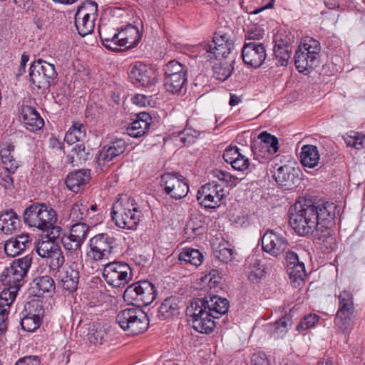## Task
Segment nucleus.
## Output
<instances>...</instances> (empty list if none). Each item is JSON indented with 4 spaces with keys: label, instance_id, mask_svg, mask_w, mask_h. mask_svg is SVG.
I'll use <instances>...</instances> for the list:
<instances>
[{
    "label": "nucleus",
    "instance_id": "obj_44",
    "mask_svg": "<svg viewBox=\"0 0 365 365\" xmlns=\"http://www.w3.org/2000/svg\"><path fill=\"white\" fill-rule=\"evenodd\" d=\"M292 325V321L289 317H284L275 322L272 325V336L275 339L283 337L288 331L289 327Z\"/></svg>",
    "mask_w": 365,
    "mask_h": 365
},
{
    "label": "nucleus",
    "instance_id": "obj_35",
    "mask_svg": "<svg viewBox=\"0 0 365 365\" xmlns=\"http://www.w3.org/2000/svg\"><path fill=\"white\" fill-rule=\"evenodd\" d=\"M187 82V74H178L171 76H164V86L172 93H179L185 87Z\"/></svg>",
    "mask_w": 365,
    "mask_h": 365
},
{
    "label": "nucleus",
    "instance_id": "obj_1",
    "mask_svg": "<svg viewBox=\"0 0 365 365\" xmlns=\"http://www.w3.org/2000/svg\"><path fill=\"white\" fill-rule=\"evenodd\" d=\"M335 206L328 202L312 203L305 200L296 202L289 215V224L292 229L301 236L316 232V237L322 242L329 251L334 249L336 240L331 234L329 226L332 225Z\"/></svg>",
    "mask_w": 365,
    "mask_h": 365
},
{
    "label": "nucleus",
    "instance_id": "obj_51",
    "mask_svg": "<svg viewBox=\"0 0 365 365\" xmlns=\"http://www.w3.org/2000/svg\"><path fill=\"white\" fill-rule=\"evenodd\" d=\"M289 279L296 282L297 280L303 281L305 277V267L303 262L294 264L287 268Z\"/></svg>",
    "mask_w": 365,
    "mask_h": 365
},
{
    "label": "nucleus",
    "instance_id": "obj_11",
    "mask_svg": "<svg viewBox=\"0 0 365 365\" xmlns=\"http://www.w3.org/2000/svg\"><path fill=\"white\" fill-rule=\"evenodd\" d=\"M58 73L55 66L42 59L34 61L30 66V81L38 89H47Z\"/></svg>",
    "mask_w": 365,
    "mask_h": 365
},
{
    "label": "nucleus",
    "instance_id": "obj_24",
    "mask_svg": "<svg viewBox=\"0 0 365 365\" xmlns=\"http://www.w3.org/2000/svg\"><path fill=\"white\" fill-rule=\"evenodd\" d=\"M75 267L66 265L58 271L62 287L69 292L76 291L78 284L79 274Z\"/></svg>",
    "mask_w": 365,
    "mask_h": 365
},
{
    "label": "nucleus",
    "instance_id": "obj_8",
    "mask_svg": "<svg viewBox=\"0 0 365 365\" xmlns=\"http://www.w3.org/2000/svg\"><path fill=\"white\" fill-rule=\"evenodd\" d=\"M156 296L157 289L148 280H141L129 285L123 293L125 301L138 307L150 304Z\"/></svg>",
    "mask_w": 365,
    "mask_h": 365
},
{
    "label": "nucleus",
    "instance_id": "obj_12",
    "mask_svg": "<svg viewBox=\"0 0 365 365\" xmlns=\"http://www.w3.org/2000/svg\"><path fill=\"white\" fill-rule=\"evenodd\" d=\"M132 269L124 262H112L104 266L103 277L107 284L114 288H123L132 279Z\"/></svg>",
    "mask_w": 365,
    "mask_h": 365
},
{
    "label": "nucleus",
    "instance_id": "obj_60",
    "mask_svg": "<svg viewBox=\"0 0 365 365\" xmlns=\"http://www.w3.org/2000/svg\"><path fill=\"white\" fill-rule=\"evenodd\" d=\"M264 34V31L262 28L253 25L248 29L246 40H259L262 38Z\"/></svg>",
    "mask_w": 365,
    "mask_h": 365
},
{
    "label": "nucleus",
    "instance_id": "obj_53",
    "mask_svg": "<svg viewBox=\"0 0 365 365\" xmlns=\"http://www.w3.org/2000/svg\"><path fill=\"white\" fill-rule=\"evenodd\" d=\"M56 249H58L56 245H54L53 242H38L36 247V252L39 256L43 258H48L54 253Z\"/></svg>",
    "mask_w": 365,
    "mask_h": 365
},
{
    "label": "nucleus",
    "instance_id": "obj_58",
    "mask_svg": "<svg viewBox=\"0 0 365 365\" xmlns=\"http://www.w3.org/2000/svg\"><path fill=\"white\" fill-rule=\"evenodd\" d=\"M49 258H51V267H53V269L56 268L58 269V270L61 269V267L64 264L65 257L58 247L56 249L54 253Z\"/></svg>",
    "mask_w": 365,
    "mask_h": 365
},
{
    "label": "nucleus",
    "instance_id": "obj_2",
    "mask_svg": "<svg viewBox=\"0 0 365 365\" xmlns=\"http://www.w3.org/2000/svg\"><path fill=\"white\" fill-rule=\"evenodd\" d=\"M230 304L226 298L208 295L190 301L186 309L188 322L197 331L209 334L215 327V319L227 312Z\"/></svg>",
    "mask_w": 365,
    "mask_h": 365
},
{
    "label": "nucleus",
    "instance_id": "obj_13",
    "mask_svg": "<svg viewBox=\"0 0 365 365\" xmlns=\"http://www.w3.org/2000/svg\"><path fill=\"white\" fill-rule=\"evenodd\" d=\"M226 197L222 184L212 180L200 187L197 193L198 203L205 209L219 207Z\"/></svg>",
    "mask_w": 365,
    "mask_h": 365
},
{
    "label": "nucleus",
    "instance_id": "obj_36",
    "mask_svg": "<svg viewBox=\"0 0 365 365\" xmlns=\"http://www.w3.org/2000/svg\"><path fill=\"white\" fill-rule=\"evenodd\" d=\"M210 175L212 178L217 179L223 185L230 187H235L243 179L242 177L219 169L212 170Z\"/></svg>",
    "mask_w": 365,
    "mask_h": 365
},
{
    "label": "nucleus",
    "instance_id": "obj_6",
    "mask_svg": "<svg viewBox=\"0 0 365 365\" xmlns=\"http://www.w3.org/2000/svg\"><path fill=\"white\" fill-rule=\"evenodd\" d=\"M116 322L120 328L131 335L145 332L149 326V319L145 312L138 308H127L120 311Z\"/></svg>",
    "mask_w": 365,
    "mask_h": 365
},
{
    "label": "nucleus",
    "instance_id": "obj_3",
    "mask_svg": "<svg viewBox=\"0 0 365 365\" xmlns=\"http://www.w3.org/2000/svg\"><path fill=\"white\" fill-rule=\"evenodd\" d=\"M110 214L115 225L126 230H135L143 217L142 211L134 198L126 195L121 196L113 205Z\"/></svg>",
    "mask_w": 365,
    "mask_h": 365
},
{
    "label": "nucleus",
    "instance_id": "obj_32",
    "mask_svg": "<svg viewBox=\"0 0 365 365\" xmlns=\"http://www.w3.org/2000/svg\"><path fill=\"white\" fill-rule=\"evenodd\" d=\"M300 160L301 163L305 167L315 168L319 160L317 148L313 145H303L300 153Z\"/></svg>",
    "mask_w": 365,
    "mask_h": 365
},
{
    "label": "nucleus",
    "instance_id": "obj_41",
    "mask_svg": "<svg viewBox=\"0 0 365 365\" xmlns=\"http://www.w3.org/2000/svg\"><path fill=\"white\" fill-rule=\"evenodd\" d=\"M34 284L37 289L36 294L38 296L45 293L51 294L56 289L54 280L48 275L36 278Z\"/></svg>",
    "mask_w": 365,
    "mask_h": 365
},
{
    "label": "nucleus",
    "instance_id": "obj_30",
    "mask_svg": "<svg viewBox=\"0 0 365 365\" xmlns=\"http://www.w3.org/2000/svg\"><path fill=\"white\" fill-rule=\"evenodd\" d=\"M73 166H78L91 159V149L83 143L75 145L68 156Z\"/></svg>",
    "mask_w": 365,
    "mask_h": 365
},
{
    "label": "nucleus",
    "instance_id": "obj_39",
    "mask_svg": "<svg viewBox=\"0 0 365 365\" xmlns=\"http://www.w3.org/2000/svg\"><path fill=\"white\" fill-rule=\"evenodd\" d=\"M14 150V146L9 144L3 148L0 151V156L4 168L11 173H15L19 167L18 162L11 154Z\"/></svg>",
    "mask_w": 365,
    "mask_h": 365
},
{
    "label": "nucleus",
    "instance_id": "obj_23",
    "mask_svg": "<svg viewBox=\"0 0 365 365\" xmlns=\"http://www.w3.org/2000/svg\"><path fill=\"white\" fill-rule=\"evenodd\" d=\"M152 122V118L146 112L137 114L136 119L126 128L127 134L133 138H140L148 130Z\"/></svg>",
    "mask_w": 365,
    "mask_h": 365
},
{
    "label": "nucleus",
    "instance_id": "obj_64",
    "mask_svg": "<svg viewBox=\"0 0 365 365\" xmlns=\"http://www.w3.org/2000/svg\"><path fill=\"white\" fill-rule=\"evenodd\" d=\"M251 361L252 365H269L267 355L261 351L253 354Z\"/></svg>",
    "mask_w": 365,
    "mask_h": 365
},
{
    "label": "nucleus",
    "instance_id": "obj_48",
    "mask_svg": "<svg viewBox=\"0 0 365 365\" xmlns=\"http://www.w3.org/2000/svg\"><path fill=\"white\" fill-rule=\"evenodd\" d=\"M97 12V3L93 1H86L78 7L76 13L84 16H88V17L96 19Z\"/></svg>",
    "mask_w": 365,
    "mask_h": 365
},
{
    "label": "nucleus",
    "instance_id": "obj_10",
    "mask_svg": "<svg viewBox=\"0 0 365 365\" xmlns=\"http://www.w3.org/2000/svg\"><path fill=\"white\" fill-rule=\"evenodd\" d=\"M31 263L32 257L29 255L15 259L1 274V281L3 284L20 289L24 283V278L27 275Z\"/></svg>",
    "mask_w": 365,
    "mask_h": 365
},
{
    "label": "nucleus",
    "instance_id": "obj_25",
    "mask_svg": "<svg viewBox=\"0 0 365 365\" xmlns=\"http://www.w3.org/2000/svg\"><path fill=\"white\" fill-rule=\"evenodd\" d=\"M126 149V143L123 139H116L105 145L99 153L98 163L110 162L115 157L123 154Z\"/></svg>",
    "mask_w": 365,
    "mask_h": 365
},
{
    "label": "nucleus",
    "instance_id": "obj_55",
    "mask_svg": "<svg viewBox=\"0 0 365 365\" xmlns=\"http://www.w3.org/2000/svg\"><path fill=\"white\" fill-rule=\"evenodd\" d=\"M61 242L66 250L76 251L80 250L82 245L81 242L77 241L71 235H63L61 237Z\"/></svg>",
    "mask_w": 365,
    "mask_h": 365
},
{
    "label": "nucleus",
    "instance_id": "obj_27",
    "mask_svg": "<svg viewBox=\"0 0 365 365\" xmlns=\"http://www.w3.org/2000/svg\"><path fill=\"white\" fill-rule=\"evenodd\" d=\"M180 298L176 296H171L165 299L158 308V317L160 320H165L178 315L180 314Z\"/></svg>",
    "mask_w": 365,
    "mask_h": 365
},
{
    "label": "nucleus",
    "instance_id": "obj_38",
    "mask_svg": "<svg viewBox=\"0 0 365 365\" xmlns=\"http://www.w3.org/2000/svg\"><path fill=\"white\" fill-rule=\"evenodd\" d=\"M95 19L75 14V26L78 33L81 36H86L92 33L94 29Z\"/></svg>",
    "mask_w": 365,
    "mask_h": 365
},
{
    "label": "nucleus",
    "instance_id": "obj_33",
    "mask_svg": "<svg viewBox=\"0 0 365 365\" xmlns=\"http://www.w3.org/2000/svg\"><path fill=\"white\" fill-rule=\"evenodd\" d=\"M94 215L89 212L88 202L86 200H79L73 205L69 217L72 221H89Z\"/></svg>",
    "mask_w": 365,
    "mask_h": 365
},
{
    "label": "nucleus",
    "instance_id": "obj_34",
    "mask_svg": "<svg viewBox=\"0 0 365 365\" xmlns=\"http://www.w3.org/2000/svg\"><path fill=\"white\" fill-rule=\"evenodd\" d=\"M178 260L181 264H190L197 267L202 264L203 255L197 249L184 248L178 255Z\"/></svg>",
    "mask_w": 365,
    "mask_h": 365
},
{
    "label": "nucleus",
    "instance_id": "obj_37",
    "mask_svg": "<svg viewBox=\"0 0 365 365\" xmlns=\"http://www.w3.org/2000/svg\"><path fill=\"white\" fill-rule=\"evenodd\" d=\"M86 138V128L83 123L79 122L73 123L72 126L66 132L64 141L72 145L78 141L83 140Z\"/></svg>",
    "mask_w": 365,
    "mask_h": 365
},
{
    "label": "nucleus",
    "instance_id": "obj_46",
    "mask_svg": "<svg viewBox=\"0 0 365 365\" xmlns=\"http://www.w3.org/2000/svg\"><path fill=\"white\" fill-rule=\"evenodd\" d=\"M163 71L164 76H171L178 74L186 75L187 74V68L185 65L175 60H172L164 66Z\"/></svg>",
    "mask_w": 365,
    "mask_h": 365
},
{
    "label": "nucleus",
    "instance_id": "obj_61",
    "mask_svg": "<svg viewBox=\"0 0 365 365\" xmlns=\"http://www.w3.org/2000/svg\"><path fill=\"white\" fill-rule=\"evenodd\" d=\"M221 277L217 269H211L208 274H206L203 281H207L210 288L216 287L220 282Z\"/></svg>",
    "mask_w": 365,
    "mask_h": 365
},
{
    "label": "nucleus",
    "instance_id": "obj_52",
    "mask_svg": "<svg viewBox=\"0 0 365 365\" xmlns=\"http://www.w3.org/2000/svg\"><path fill=\"white\" fill-rule=\"evenodd\" d=\"M41 320L32 317L26 314L21 321V326L24 331L32 332L36 330L41 325Z\"/></svg>",
    "mask_w": 365,
    "mask_h": 365
},
{
    "label": "nucleus",
    "instance_id": "obj_9",
    "mask_svg": "<svg viewBox=\"0 0 365 365\" xmlns=\"http://www.w3.org/2000/svg\"><path fill=\"white\" fill-rule=\"evenodd\" d=\"M338 299L339 305L334 320V326L342 333L349 332L356 317L354 297L350 292L344 290L339 294Z\"/></svg>",
    "mask_w": 365,
    "mask_h": 365
},
{
    "label": "nucleus",
    "instance_id": "obj_26",
    "mask_svg": "<svg viewBox=\"0 0 365 365\" xmlns=\"http://www.w3.org/2000/svg\"><path fill=\"white\" fill-rule=\"evenodd\" d=\"M22 118L28 129L34 131L40 130L44 125V121L36 110L31 106L23 105L21 106Z\"/></svg>",
    "mask_w": 365,
    "mask_h": 365
},
{
    "label": "nucleus",
    "instance_id": "obj_14",
    "mask_svg": "<svg viewBox=\"0 0 365 365\" xmlns=\"http://www.w3.org/2000/svg\"><path fill=\"white\" fill-rule=\"evenodd\" d=\"M278 150L277 138L266 131L259 133L257 140L252 144V151L255 158L259 161L261 159H269Z\"/></svg>",
    "mask_w": 365,
    "mask_h": 365
},
{
    "label": "nucleus",
    "instance_id": "obj_28",
    "mask_svg": "<svg viewBox=\"0 0 365 365\" xmlns=\"http://www.w3.org/2000/svg\"><path fill=\"white\" fill-rule=\"evenodd\" d=\"M91 179L90 172L87 170H78L69 173L66 179V185L70 190L78 192L81 187Z\"/></svg>",
    "mask_w": 365,
    "mask_h": 365
},
{
    "label": "nucleus",
    "instance_id": "obj_57",
    "mask_svg": "<svg viewBox=\"0 0 365 365\" xmlns=\"http://www.w3.org/2000/svg\"><path fill=\"white\" fill-rule=\"evenodd\" d=\"M353 135L349 136L346 141L349 145L353 146L356 149H361L365 144V135L352 132Z\"/></svg>",
    "mask_w": 365,
    "mask_h": 365
},
{
    "label": "nucleus",
    "instance_id": "obj_63",
    "mask_svg": "<svg viewBox=\"0 0 365 365\" xmlns=\"http://www.w3.org/2000/svg\"><path fill=\"white\" fill-rule=\"evenodd\" d=\"M15 365H41V360L37 356H26L20 358Z\"/></svg>",
    "mask_w": 365,
    "mask_h": 365
},
{
    "label": "nucleus",
    "instance_id": "obj_16",
    "mask_svg": "<svg viewBox=\"0 0 365 365\" xmlns=\"http://www.w3.org/2000/svg\"><path fill=\"white\" fill-rule=\"evenodd\" d=\"M115 239L106 233L98 234L90 240L91 254L93 259H108L113 252Z\"/></svg>",
    "mask_w": 365,
    "mask_h": 365
},
{
    "label": "nucleus",
    "instance_id": "obj_50",
    "mask_svg": "<svg viewBox=\"0 0 365 365\" xmlns=\"http://www.w3.org/2000/svg\"><path fill=\"white\" fill-rule=\"evenodd\" d=\"M25 312L32 317L42 321L44 316V308L39 301H32L25 307Z\"/></svg>",
    "mask_w": 365,
    "mask_h": 365
},
{
    "label": "nucleus",
    "instance_id": "obj_20",
    "mask_svg": "<svg viewBox=\"0 0 365 365\" xmlns=\"http://www.w3.org/2000/svg\"><path fill=\"white\" fill-rule=\"evenodd\" d=\"M129 78L136 86L149 87L157 81L156 74L145 64L136 63L131 67Z\"/></svg>",
    "mask_w": 365,
    "mask_h": 365
},
{
    "label": "nucleus",
    "instance_id": "obj_18",
    "mask_svg": "<svg viewBox=\"0 0 365 365\" xmlns=\"http://www.w3.org/2000/svg\"><path fill=\"white\" fill-rule=\"evenodd\" d=\"M243 62L253 68H259L267 58L266 50L262 43L245 42L242 48Z\"/></svg>",
    "mask_w": 365,
    "mask_h": 365
},
{
    "label": "nucleus",
    "instance_id": "obj_43",
    "mask_svg": "<svg viewBox=\"0 0 365 365\" xmlns=\"http://www.w3.org/2000/svg\"><path fill=\"white\" fill-rule=\"evenodd\" d=\"M274 55L275 56V64L279 66H286L291 57V51L287 46L284 44H276L274 46Z\"/></svg>",
    "mask_w": 365,
    "mask_h": 365
},
{
    "label": "nucleus",
    "instance_id": "obj_4",
    "mask_svg": "<svg viewBox=\"0 0 365 365\" xmlns=\"http://www.w3.org/2000/svg\"><path fill=\"white\" fill-rule=\"evenodd\" d=\"M26 225L46 231L57 222V214L50 205L35 202L26 207L23 213Z\"/></svg>",
    "mask_w": 365,
    "mask_h": 365
},
{
    "label": "nucleus",
    "instance_id": "obj_5",
    "mask_svg": "<svg viewBox=\"0 0 365 365\" xmlns=\"http://www.w3.org/2000/svg\"><path fill=\"white\" fill-rule=\"evenodd\" d=\"M232 34L230 28H225L224 30L219 28L215 33L212 43L205 45L204 49L213 54L217 60L235 62L237 53L235 49Z\"/></svg>",
    "mask_w": 365,
    "mask_h": 365
},
{
    "label": "nucleus",
    "instance_id": "obj_47",
    "mask_svg": "<svg viewBox=\"0 0 365 365\" xmlns=\"http://www.w3.org/2000/svg\"><path fill=\"white\" fill-rule=\"evenodd\" d=\"M88 230L89 227L86 223L76 222L71 226L70 230V235L83 244L87 237Z\"/></svg>",
    "mask_w": 365,
    "mask_h": 365
},
{
    "label": "nucleus",
    "instance_id": "obj_7",
    "mask_svg": "<svg viewBox=\"0 0 365 365\" xmlns=\"http://www.w3.org/2000/svg\"><path fill=\"white\" fill-rule=\"evenodd\" d=\"M321 51L320 43L312 38L304 40L294 55V64L299 72L302 73L317 67Z\"/></svg>",
    "mask_w": 365,
    "mask_h": 365
},
{
    "label": "nucleus",
    "instance_id": "obj_19",
    "mask_svg": "<svg viewBox=\"0 0 365 365\" xmlns=\"http://www.w3.org/2000/svg\"><path fill=\"white\" fill-rule=\"evenodd\" d=\"M276 182L286 190H292L299 184V170L289 165L277 168L274 173Z\"/></svg>",
    "mask_w": 365,
    "mask_h": 365
},
{
    "label": "nucleus",
    "instance_id": "obj_54",
    "mask_svg": "<svg viewBox=\"0 0 365 365\" xmlns=\"http://www.w3.org/2000/svg\"><path fill=\"white\" fill-rule=\"evenodd\" d=\"M319 320L317 314H309L305 316L297 324V329L298 331L306 330L314 327Z\"/></svg>",
    "mask_w": 365,
    "mask_h": 365
},
{
    "label": "nucleus",
    "instance_id": "obj_45",
    "mask_svg": "<svg viewBox=\"0 0 365 365\" xmlns=\"http://www.w3.org/2000/svg\"><path fill=\"white\" fill-rule=\"evenodd\" d=\"M0 294V306L9 311L10 306L16 299L19 289L16 287L6 286Z\"/></svg>",
    "mask_w": 365,
    "mask_h": 365
},
{
    "label": "nucleus",
    "instance_id": "obj_31",
    "mask_svg": "<svg viewBox=\"0 0 365 365\" xmlns=\"http://www.w3.org/2000/svg\"><path fill=\"white\" fill-rule=\"evenodd\" d=\"M20 225V220L12 210H6L0 215V230L5 234H11Z\"/></svg>",
    "mask_w": 365,
    "mask_h": 365
},
{
    "label": "nucleus",
    "instance_id": "obj_21",
    "mask_svg": "<svg viewBox=\"0 0 365 365\" xmlns=\"http://www.w3.org/2000/svg\"><path fill=\"white\" fill-rule=\"evenodd\" d=\"M31 245L28 234H21L6 241L4 251L7 256L14 257L26 250Z\"/></svg>",
    "mask_w": 365,
    "mask_h": 365
},
{
    "label": "nucleus",
    "instance_id": "obj_56",
    "mask_svg": "<svg viewBox=\"0 0 365 365\" xmlns=\"http://www.w3.org/2000/svg\"><path fill=\"white\" fill-rule=\"evenodd\" d=\"M230 165L234 170L244 172L249 168L250 161L247 157L240 153V156L236 157Z\"/></svg>",
    "mask_w": 365,
    "mask_h": 365
},
{
    "label": "nucleus",
    "instance_id": "obj_17",
    "mask_svg": "<svg viewBox=\"0 0 365 365\" xmlns=\"http://www.w3.org/2000/svg\"><path fill=\"white\" fill-rule=\"evenodd\" d=\"M289 246V242L282 235L269 230L262 237V250L277 257L284 252Z\"/></svg>",
    "mask_w": 365,
    "mask_h": 365
},
{
    "label": "nucleus",
    "instance_id": "obj_49",
    "mask_svg": "<svg viewBox=\"0 0 365 365\" xmlns=\"http://www.w3.org/2000/svg\"><path fill=\"white\" fill-rule=\"evenodd\" d=\"M233 250L226 247L224 245H220L213 250V256L223 263H228L233 259Z\"/></svg>",
    "mask_w": 365,
    "mask_h": 365
},
{
    "label": "nucleus",
    "instance_id": "obj_29",
    "mask_svg": "<svg viewBox=\"0 0 365 365\" xmlns=\"http://www.w3.org/2000/svg\"><path fill=\"white\" fill-rule=\"evenodd\" d=\"M206 217L202 214L192 215L185 228V233L188 238H195L204 234L206 230Z\"/></svg>",
    "mask_w": 365,
    "mask_h": 365
},
{
    "label": "nucleus",
    "instance_id": "obj_62",
    "mask_svg": "<svg viewBox=\"0 0 365 365\" xmlns=\"http://www.w3.org/2000/svg\"><path fill=\"white\" fill-rule=\"evenodd\" d=\"M240 150L237 147H230L225 150L222 157L227 163L231 164L234 162L236 157L240 156Z\"/></svg>",
    "mask_w": 365,
    "mask_h": 365
},
{
    "label": "nucleus",
    "instance_id": "obj_40",
    "mask_svg": "<svg viewBox=\"0 0 365 365\" xmlns=\"http://www.w3.org/2000/svg\"><path fill=\"white\" fill-rule=\"evenodd\" d=\"M234 63L235 62H230V60L220 61V62L216 63L212 68L214 77L221 81L227 80L230 76H231L233 72Z\"/></svg>",
    "mask_w": 365,
    "mask_h": 365
},
{
    "label": "nucleus",
    "instance_id": "obj_59",
    "mask_svg": "<svg viewBox=\"0 0 365 365\" xmlns=\"http://www.w3.org/2000/svg\"><path fill=\"white\" fill-rule=\"evenodd\" d=\"M11 173L6 169L4 171L0 173V184L4 186L5 189L11 190L14 187V179L11 177Z\"/></svg>",
    "mask_w": 365,
    "mask_h": 365
},
{
    "label": "nucleus",
    "instance_id": "obj_15",
    "mask_svg": "<svg viewBox=\"0 0 365 365\" xmlns=\"http://www.w3.org/2000/svg\"><path fill=\"white\" fill-rule=\"evenodd\" d=\"M160 181L165 192L172 198L179 200L188 193L189 186L185 178L178 173H165L162 175Z\"/></svg>",
    "mask_w": 365,
    "mask_h": 365
},
{
    "label": "nucleus",
    "instance_id": "obj_22",
    "mask_svg": "<svg viewBox=\"0 0 365 365\" xmlns=\"http://www.w3.org/2000/svg\"><path fill=\"white\" fill-rule=\"evenodd\" d=\"M114 38L117 39L118 46L132 48L139 43L140 34L136 26L128 24L118 33H115Z\"/></svg>",
    "mask_w": 365,
    "mask_h": 365
},
{
    "label": "nucleus",
    "instance_id": "obj_42",
    "mask_svg": "<svg viewBox=\"0 0 365 365\" xmlns=\"http://www.w3.org/2000/svg\"><path fill=\"white\" fill-rule=\"evenodd\" d=\"M106 329L100 324H93L88 332V339L94 344H102L107 337Z\"/></svg>",
    "mask_w": 365,
    "mask_h": 365
}]
</instances>
